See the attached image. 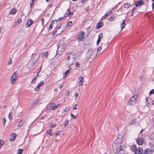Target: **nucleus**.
<instances>
[{
    "mask_svg": "<svg viewBox=\"0 0 154 154\" xmlns=\"http://www.w3.org/2000/svg\"><path fill=\"white\" fill-rule=\"evenodd\" d=\"M108 15H107L106 14H105L103 17L101 18V19H104L108 17Z\"/></svg>",
    "mask_w": 154,
    "mask_h": 154,
    "instance_id": "obj_37",
    "label": "nucleus"
},
{
    "mask_svg": "<svg viewBox=\"0 0 154 154\" xmlns=\"http://www.w3.org/2000/svg\"><path fill=\"white\" fill-rule=\"evenodd\" d=\"M64 48L62 46L58 45L57 54L61 55L64 52Z\"/></svg>",
    "mask_w": 154,
    "mask_h": 154,
    "instance_id": "obj_4",
    "label": "nucleus"
},
{
    "mask_svg": "<svg viewBox=\"0 0 154 154\" xmlns=\"http://www.w3.org/2000/svg\"><path fill=\"white\" fill-rule=\"evenodd\" d=\"M137 143L139 145L143 144V138L142 137L139 138L137 141Z\"/></svg>",
    "mask_w": 154,
    "mask_h": 154,
    "instance_id": "obj_9",
    "label": "nucleus"
},
{
    "mask_svg": "<svg viewBox=\"0 0 154 154\" xmlns=\"http://www.w3.org/2000/svg\"><path fill=\"white\" fill-rule=\"evenodd\" d=\"M137 96L136 95L133 96L131 98L129 101V103L130 104L133 105L136 102V99L137 98Z\"/></svg>",
    "mask_w": 154,
    "mask_h": 154,
    "instance_id": "obj_5",
    "label": "nucleus"
},
{
    "mask_svg": "<svg viewBox=\"0 0 154 154\" xmlns=\"http://www.w3.org/2000/svg\"><path fill=\"white\" fill-rule=\"evenodd\" d=\"M122 147H123L122 146H120V147L119 148V149H117V150H118V151L122 150L123 149Z\"/></svg>",
    "mask_w": 154,
    "mask_h": 154,
    "instance_id": "obj_52",
    "label": "nucleus"
},
{
    "mask_svg": "<svg viewBox=\"0 0 154 154\" xmlns=\"http://www.w3.org/2000/svg\"><path fill=\"white\" fill-rule=\"evenodd\" d=\"M47 134H49L50 136H52L53 135L52 133H51V131L50 130H48L47 131Z\"/></svg>",
    "mask_w": 154,
    "mask_h": 154,
    "instance_id": "obj_28",
    "label": "nucleus"
},
{
    "mask_svg": "<svg viewBox=\"0 0 154 154\" xmlns=\"http://www.w3.org/2000/svg\"><path fill=\"white\" fill-rule=\"evenodd\" d=\"M149 149H147L145 150L144 152V154H148V151H149Z\"/></svg>",
    "mask_w": 154,
    "mask_h": 154,
    "instance_id": "obj_36",
    "label": "nucleus"
},
{
    "mask_svg": "<svg viewBox=\"0 0 154 154\" xmlns=\"http://www.w3.org/2000/svg\"><path fill=\"white\" fill-rule=\"evenodd\" d=\"M85 1V0H82V3H84Z\"/></svg>",
    "mask_w": 154,
    "mask_h": 154,
    "instance_id": "obj_62",
    "label": "nucleus"
},
{
    "mask_svg": "<svg viewBox=\"0 0 154 154\" xmlns=\"http://www.w3.org/2000/svg\"><path fill=\"white\" fill-rule=\"evenodd\" d=\"M48 53L47 51H45L42 53V56L43 57H45L46 58L47 57Z\"/></svg>",
    "mask_w": 154,
    "mask_h": 154,
    "instance_id": "obj_22",
    "label": "nucleus"
},
{
    "mask_svg": "<svg viewBox=\"0 0 154 154\" xmlns=\"http://www.w3.org/2000/svg\"><path fill=\"white\" fill-rule=\"evenodd\" d=\"M41 69H42V66H41L40 67V69L39 70L38 72L37 73V74H36V77H37L38 76V74L40 72V71L41 70Z\"/></svg>",
    "mask_w": 154,
    "mask_h": 154,
    "instance_id": "obj_45",
    "label": "nucleus"
},
{
    "mask_svg": "<svg viewBox=\"0 0 154 154\" xmlns=\"http://www.w3.org/2000/svg\"><path fill=\"white\" fill-rule=\"evenodd\" d=\"M71 116V117L73 119H75L76 118V116L74 115L73 114L71 113L70 114Z\"/></svg>",
    "mask_w": 154,
    "mask_h": 154,
    "instance_id": "obj_35",
    "label": "nucleus"
},
{
    "mask_svg": "<svg viewBox=\"0 0 154 154\" xmlns=\"http://www.w3.org/2000/svg\"><path fill=\"white\" fill-rule=\"evenodd\" d=\"M154 93V89H152V90H151L149 92V94H150V95H152V94H153Z\"/></svg>",
    "mask_w": 154,
    "mask_h": 154,
    "instance_id": "obj_41",
    "label": "nucleus"
},
{
    "mask_svg": "<svg viewBox=\"0 0 154 154\" xmlns=\"http://www.w3.org/2000/svg\"><path fill=\"white\" fill-rule=\"evenodd\" d=\"M56 126V124H54V125L51 124V126H50L51 128H53Z\"/></svg>",
    "mask_w": 154,
    "mask_h": 154,
    "instance_id": "obj_47",
    "label": "nucleus"
},
{
    "mask_svg": "<svg viewBox=\"0 0 154 154\" xmlns=\"http://www.w3.org/2000/svg\"><path fill=\"white\" fill-rule=\"evenodd\" d=\"M67 63L69 65H73L75 62V59L72 57V55H70L67 57Z\"/></svg>",
    "mask_w": 154,
    "mask_h": 154,
    "instance_id": "obj_1",
    "label": "nucleus"
},
{
    "mask_svg": "<svg viewBox=\"0 0 154 154\" xmlns=\"http://www.w3.org/2000/svg\"><path fill=\"white\" fill-rule=\"evenodd\" d=\"M125 20H123L122 23L120 24V26L121 28V30L125 27Z\"/></svg>",
    "mask_w": 154,
    "mask_h": 154,
    "instance_id": "obj_21",
    "label": "nucleus"
},
{
    "mask_svg": "<svg viewBox=\"0 0 154 154\" xmlns=\"http://www.w3.org/2000/svg\"><path fill=\"white\" fill-rule=\"evenodd\" d=\"M17 12V10L15 8L12 9L10 11V14H14Z\"/></svg>",
    "mask_w": 154,
    "mask_h": 154,
    "instance_id": "obj_20",
    "label": "nucleus"
},
{
    "mask_svg": "<svg viewBox=\"0 0 154 154\" xmlns=\"http://www.w3.org/2000/svg\"><path fill=\"white\" fill-rule=\"evenodd\" d=\"M12 113L11 112H10L9 114V115H8V117H9V119L11 120L12 119V116H11V115H12Z\"/></svg>",
    "mask_w": 154,
    "mask_h": 154,
    "instance_id": "obj_32",
    "label": "nucleus"
},
{
    "mask_svg": "<svg viewBox=\"0 0 154 154\" xmlns=\"http://www.w3.org/2000/svg\"><path fill=\"white\" fill-rule=\"evenodd\" d=\"M39 87L37 86V87L35 88V91H38L39 90Z\"/></svg>",
    "mask_w": 154,
    "mask_h": 154,
    "instance_id": "obj_42",
    "label": "nucleus"
},
{
    "mask_svg": "<svg viewBox=\"0 0 154 154\" xmlns=\"http://www.w3.org/2000/svg\"><path fill=\"white\" fill-rule=\"evenodd\" d=\"M78 93H75V100H76V98L77 97H78Z\"/></svg>",
    "mask_w": 154,
    "mask_h": 154,
    "instance_id": "obj_46",
    "label": "nucleus"
},
{
    "mask_svg": "<svg viewBox=\"0 0 154 154\" xmlns=\"http://www.w3.org/2000/svg\"><path fill=\"white\" fill-rule=\"evenodd\" d=\"M77 109V108L76 106H75V107H74L73 108V110H75V109Z\"/></svg>",
    "mask_w": 154,
    "mask_h": 154,
    "instance_id": "obj_59",
    "label": "nucleus"
},
{
    "mask_svg": "<svg viewBox=\"0 0 154 154\" xmlns=\"http://www.w3.org/2000/svg\"><path fill=\"white\" fill-rule=\"evenodd\" d=\"M60 135V132H58V133H57L56 134V136H59Z\"/></svg>",
    "mask_w": 154,
    "mask_h": 154,
    "instance_id": "obj_56",
    "label": "nucleus"
},
{
    "mask_svg": "<svg viewBox=\"0 0 154 154\" xmlns=\"http://www.w3.org/2000/svg\"><path fill=\"white\" fill-rule=\"evenodd\" d=\"M152 103L154 105V100L152 102Z\"/></svg>",
    "mask_w": 154,
    "mask_h": 154,
    "instance_id": "obj_64",
    "label": "nucleus"
},
{
    "mask_svg": "<svg viewBox=\"0 0 154 154\" xmlns=\"http://www.w3.org/2000/svg\"><path fill=\"white\" fill-rule=\"evenodd\" d=\"M115 18H116V17L114 15H113V16L110 17L109 18V20L112 21L113 20L115 19Z\"/></svg>",
    "mask_w": 154,
    "mask_h": 154,
    "instance_id": "obj_25",
    "label": "nucleus"
},
{
    "mask_svg": "<svg viewBox=\"0 0 154 154\" xmlns=\"http://www.w3.org/2000/svg\"><path fill=\"white\" fill-rule=\"evenodd\" d=\"M69 121L68 120L66 119L64 122L63 124L64 126V127L66 126L68 124Z\"/></svg>",
    "mask_w": 154,
    "mask_h": 154,
    "instance_id": "obj_34",
    "label": "nucleus"
},
{
    "mask_svg": "<svg viewBox=\"0 0 154 154\" xmlns=\"http://www.w3.org/2000/svg\"><path fill=\"white\" fill-rule=\"evenodd\" d=\"M16 136V134L15 133L12 134L10 137V141H14L15 140Z\"/></svg>",
    "mask_w": 154,
    "mask_h": 154,
    "instance_id": "obj_11",
    "label": "nucleus"
},
{
    "mask_svg": "<svg viewBox=\"0 0 154 154\" xmlns=\"http://www.w3.org/2000/svg\"><path fill=\"white\" fill-rule=\"evenodd\" d=\"M143 77L142 76H141L140 77V81H142L143 80Z\"/></svg>",
    "mask_w": 154,
    "mask_h": 154,
    "instance_id": "obj_54",
    "label": "nucleus"
},
{
    "mask_svg": "<svg viewBox=\"0 0 154 154\" xmlns=\"http://www.w3.org/2000/svg\"><path fill=\"white\" fill-rule=\"evenodd\" d=\"M33 2H31L30 4V8H31L33 4Z\"/></svg>",
    "mask_w": 154,
    "mask_h": 154,
    "instance_id": "obj_53",
    "label": "nucleus"
},
{
    "mask_svg": "<svg viewBox=\"0 0 154 154\" xmlns=\"http://www.w3.org/2000/svg\"><path fill=\"white\" fill-rule=\"evenodd\" d=\"M44 82L43 81H41L40 82L38 83L37 86L38 87H40L41 86L44 84Z\"/></svg>",
    "mask_w": 154,
    "mask_h": 154,
    "instance_id": "obj_27",
    "label": "nucleus"
},
{
    "mask_svg": "<svg viewBox=\"0 0 154 154\" xmlns=\"http://www.w3.org/2000/svg\"><path fill=\"white\" fill-rule=\"evenodd\" d=\"M33 23V21L31 19H29L27 21V22L26 23V25L27 26V27H29Z\"/></svg>",
    "mask_w": 154,
    "mask_h": 154,
    "instance_id": "obj_12",
    "label": "nucleus"
},
{
    "mask_svg": "<svg viewBox=\"0 0 154 154\" xmlns=\"http://www.w3.org/2000/svg\"><path fill=\"white\" fill-rule=\"evenodd\" d=\"M83 78L82 76H79V77L78 85L79 86H82L83 85Z\"/></svg>",
    "mask_w": 154,
    "mask_h": 154,
    "instance_id": "obj_10",
    "label": "nucleus"
},
{
    "mask_svg": "<svg viewBox=\"0 0 154 154\" xmlns=\"http://www.w3.org/2000/svg\"><path fill=\"white\" fill-rule=\"evenodd\" d=\"M72 21H69L67 24L66 25L68 24V26H71L72 24Z\"/></svg>",
    "mask_w": 154,
    "mask_h": 154,
    "instance_id": "obj_43",
    "label": "nucleus"
},
{
    "mask_svg": "<svg viewBox=\"0 0 154 154\" xmlns=\"http://www.w3.org/2000/svg\"><path fill=\"white\" fill-rule=\"evenodd\" d=\"M53 23H54V21L52 20V22H51V24H50V25L48 29H49V30H51V29L53 27Z\"/></svg>",
    "mask_w": 154,
    "mask_h": 154,
    "instance_id": "obj_26",
    "label": "nucleus"
},
{
    "mask_svg": "<svg viewBox=\"0 0 154 154\" xmlns=\"http://www.w3.org/2000/svg\"><path fill=\"white\" fill-rule=\"evenodd\" d=\"M73 13L72 12L69 10V9H68L67 10V12L66 13L65 17H66V16L69 17H71L73 15Z\"/></svg>",
    "mask_w": 154,
    "mask_h": 154,
    "instance_id": "obj_7",
    "label": "nucleus"
},
{
    "mask_svg": "<svg viewBox=\"0 0 154 154\" xmlns=\"http://www.w3.org/2000/svg\"><path fill=\"white\" fill-rule=\"evenodd\" d=\"M17 22L19 23H20L21 22V19L20 18H19L17 20Z\"/></svg>",
    "mask_w": 154,
    "mask_h": 154,
    "instance_id": "obj_51",
    "label": "nucleus"
},
{
    "mask_svg": "<svg viewBox=\"0 0 154 154\" xmlns=\"http://www.w3.org/2000/svg\"><path fill=\"white\" fill-rule=\"evenodd\" d=\"M152 7L153 9H154V2L152 4Z\"/></svg>",
    "mask_w": 154,
    "mask_h": 154,
    "instance_id": "obj_58",
    "label": "nucleus"
},
{
    "mask_svg": "<svg viewBox=\"0 0 154 154\" xmlns=\"http://www.w3.org/2000/svg\"><path fill=\"white\" fill-rule=\"evenodd\" d=\"M12 60L11 58H10L8 63V64L9 65H10L12 63Z\"/></svg>",
    "mask_w": 154,
    "mask_h": 154,
    "instance_id": "obj_38",
    "label": "nucleus"
},
{
    "mask_svg": "<svg viewBox=\"0 0 154 154\" xmlns=\"http://www.w3.org/2000/svg\"><path fill=\"white\" fill-rule=\"evenodd\" d=\"M75 66L77 67H79V64L78 62H77L75 63Z\"/></svg>",
    "mask_w": 154,
    "mask_h": 154,
    "instance_id": "obj_48",
    "label": "nucleus"
},
{
    "mask_svg": "<svg viewBox=\"0 0 154 154\" xmlns=\"http://www.w3.org/2000/svg\"><path fill=\"white\" fill-rule=\"evenodd\" d=\"M62 86H63L62 85H61L59 86V87L60 88V89H61L62 88Z\"/></svg>",
    "mask_w": 154,
    "mask_h": 154,
    "instance_id": "obj_61",
    "label": "nucleus"
},
{
    "mask_svg": "<svg viewBox=\"0 0 154 154\" xmlns=\"http://www.w3.org/2000/svg\"><path fill=\"white\" fill-rule=\"evenodd\" d=\"M23 152V149H19L17 151V154H21Z\"/></svg>",
    "mask_w": 154,
    "mask_h": 154,
    "instance_id": "obj_29",
    "label": "nucleus"
},
{
    "mask_svg": "<svg viewBox=\"0 0 154 154\" xmlns=\"http://www.w3.org/2000/svg\"><path fill=\"white\" fill-rule=\"evenodd\" d=\"M72 70V69L70 70V68L68 69L67 71L65 72L63 74V78L66 77L67 75H68L70 72Z\"/></svg>",
    "mask_w": 154,
    "mask_h": 154,
    "instance_id": "obj_17",
    "label": "nucleus"
},
{
    "mask_svg": "<svg viewBox=\"0 0 154 154\" xmlns=\"http://www.w3.org/2000/svg\"><path fill=\"white\" fill-rule=\"evenodd\" d=\"M103 37V34L102 33H100L99 35L98 39L97 42V44L98 45L100 42L101 39Z\"/></svg>",
    "mask_w": 154,
    "mask_h": 154,
    "instance_id": "obj_15",
    "label": "nucleus"
},
{
    "mask_svg": "<svg viewBox=\"0 0 154 154\" xmlns=\"http://www.w3.org/2000/svg\"><path fill=\"white\" fill-rule=\"evenodd\" d=\"M70 108L69 107H66L64 109V111L65 112H67L69 110Z\"/></svg>",
    "mask_w": 154,
    "mask_h": 154,
    "instance_id": "obj_40",
    "label": "nucleus"
},
{
    "mask_svg": "<svg viewBox=\"0 0 154 154\" xmlns=\"http://www.w3.org/2000/svg\"><path fill=\"white\" fill-rule=\"evenodd\" d=\"M62 18H59L58 19V21H60L61 19H62Z\"/></svg>",
    "mask_w": 154,
    "mask_h": 154,
    "instance_id": "obj_63",
    "label": "nucleus"
},
{
    "mask_svg": "<svg viewBox=\"0 0 154 154\" xmlns=\"http://www.w3.org/2000/svg\"><path fill=\"white\" fill-rule=\"evenodd\" d=\"M137 122V120L135 119H133L131 120L129 123V125H133L135 124Z\"/></svg>",
    "mask_w": 154,
    "mask_h": 154,
    "instance_id": "obj_18",
    "label": "nucleus"
},
{
    "mask_svg": "<svg viewBox=\"0 0 154 154\" xmlns=\"http://www.w3.org/2000/svg\"><path fill=\"white\" fill-rule=\"evenodd\" d=\"M111 13H112V11H109L107 13H106V14L107 15H108V16L111 14Z\"/></svg>",
    "mask_w": 154,
    "mask_h": 154,
    "instance_id": "obj_44",
    "label": "nucleus"
},
{
    "mask_svg": "<svg viewBox=\"0 0 154 154\" xmlns=\"http://www.w3.org/2000/svg\"><path fill=\"white\" fill-rule=\"evenodd\" d=\"M54 91L55 92H57V88H55L54 89Z\"/></svg>",
    "mask_w": 154,
    "mask_h": 154,
    "instance_id": "obj_60",
    "label": "nucleus"
},
{
    "mask_svg": "<svg viewBox=\"0 0 154 154\" xmlns=\"http://www.w3.org/2000/svg\"><path fill=\"white\" fill-rule=\"evenodd\" d=\"M42 22V23H43L44 21V19L43 18H42V19H41V20Z\"/></svg>",
    "mask_w": 154,
    "mask_h": 154,
    "instance_id": "obj_57",
    "label": "nucleus"
},
{
    "mask_svg": "<svg viewBox=\"0 0 154 154\" xmlns=\"http://www.w3.org/2000/svg\"><path fill=\"white\" fill-rule=\"evenodd\" d=\"M37 77H35L33 79V80L31 81L32 83L34 84L36 82L37 80Z\"/></svg>",
    "mask_w": 154,
    "mask_h": 154,
    "instance_id": "obj_31",
    "label": "nucleus"
},
{
    "mask_svg": "<svg viewBox=\"0 0 154 154\" xmlns=\"http://www.w3.org/2000/svg\"><path fill=\"white\" fill-rule=\"evenodd\" d=\"M59 106V105H58V106L56 105L54 103H51L50 104L49 106V109L50 110H54Z\"/></svg>",
    "mask_w": 154,
    "mask_h": 154,
    "instance_id": "obj_6",
    "label": "nucleus"
},
{
    "mask_svg": "<svg viewBox=\"0 0 154 154\" xmlns=\"http://www.w3.org/2000/svg\"><path fill=\"white\" fill-rule=\"evenodd\" d=\"M131 5L130 3H127L125 4L124 6L126 8H128Z\"/></svg>",
    "mask_w": 154,
    "mask_h": 154,
    "instance_id": "obj_24",
    "label": "nucleus"
},
{
    "mask_svg": "<svg viewBox=\"0 0 154 154\" xmlns=\"http://www.w3.org/2000/svg\"><path fill=\"white\" fill-rule=\"evenodd\" d=\"M146 103L149 104V103L150 102V98L148 97L146 98Z\"/></svg>",
    "mask_w": 154,
    "mask_h": 154,
    "instance_id": "obj_33",
    "label": "nucleus"
},
{
    "mask_svg": "<svg viewBox=\"0 0 154 154\" xmlns=\"http://www.w3.org/2000/svg\"><path fill=\"white\" fill-rule=\"evenodd\" d=\"M93 50L92 49H89L87 51V56L88 57V58H90L92 54Z\"/></svg>",
    "mask_w": 154,
    "mask_h": 154,
    "instance_id": "obj_13",
    "label": "nucleus"
},
{
    "mask_svg": "<svg viewBox=\"0 0 154 154\" xmlns=\"http://www.w3.org/2000/svg\"><path fill=\"white\" fill-rule=\"evenodd\" d=\"M102 49V47L100 46L98 48V51H100Z\"/></svg>",
    "mask_w": 154,
    "mask_h": 154,
    "instance_id": "obj_55",
    "label": "nucleus"
},
{
    "mask_svg": "<svg viewBox=\"0 0 154 154\" xmlns=\"http://www.w3.org/2000/svg\"><path fill=\"white\" fill-rule=\"evenodd\" d=\"M103 23L102 21L99 22L97 25L96 28L97 29H99L100 27L103 26Z\"/></svg>",
    "mask_w": 154,
    "mask_h": 154,
    "instance_id": "obj_16",
    "label": "nucleus"
},
{
    "mask_svg": "<svg viewBox=\"0 0 154 154\" xmlns=\"http://www.w3.org/2000/svg\"><path fill=\"white\" fill-rule=\"evenodd\" d=\"M137 146L135 145H132L131 147V151H133L134 152H135L137 149Z\"/></svg>",
    "mask_w": 154,
    "mask_h": 154,
    "instance_id": "obj_19",
    "label": "nucleus"
},
{
    "mask_svg": "<svg viewBox=\"0 0 154 154\" xmlns=\"http://www.w3.org/2000/svg\"><path fill=\"white\" fill-rule=\"evenodd\" d=\"M4 143V141L2 140H0V149L3 146Z\"/></svg>",
    "mask_w": 154,
    "mask_h": 154,
    "instance_id": "obj_30",
    "label": "nucleus"
},
{
    "mask_svg": "<svg viewBox=\"0 0 154 154\" xmlns=\"http://www.w3.org/2000/svg\"><path fill=\"white\" fill-rule=\"evenodd\" d=\"M18 72H15L13 73L11 78V82L12 84H14L17 80L18 77Z\"/></svg>",
    "mask_w": 154,
    "mask_h": 154,
    "instance_id": "obj_2",
    "label": "nucleus"
},
{
    "mask_svg": "<svg viewBox=\"0 0 154 154\" xmlns=\"http://www.w3.org/2000/svg\"><path fill=\"white\" fill-rule=\"evenodd\" d=\"M136 8H135V7L133 8V9L132 10V13H133L134 12H135V11L136 10Z\"/></svg>",
    "mask_w": 154,
    "mask_h": 154,
    "instance_id": "obj_49",
    "label": "nucleus"
},
{
    "mask_svg": "<svg viewBox=\"0 0 154 154\" xmlns=\"http://www.w3.org/2000/svg\"><path fill=\"white\" fill-rule=\"evenodd\" d=\"M85 35V33L84 32L81 31L80 32V34L78 35L77 37V38L79 42H82L84 39Z\"/></svg>",
    "mask_w": 154,
    "mask_h": 154,
    "instance_id": "obj_3",
    "label": "nucleus"
},
{
    "mask_svg": "<svg viewBox=\"0 0 154 154\" xmlns=\"http://www.w3.org/2000/svg\"><path fill=\"white\" fill-rule=\"evenodd\" d=\"M24 120L23 119V120H21L18 123V126L20 127L22 125L23 123H24Z\"/></svg>",
    "mask_w": 154,
    "mask_h": 154,
    "instance_id": "obj_23",
    "label": "nucleus"
},
{
    "mask_svg": "<svg viewBox=\"0 0 154 154\" xmlns=\"http://www.w3.org/2000/svg\"><path fill=\"white\" fill-rule=\"evenodd\" d=\"M6 119H5V117H4L3 118V126H5V124L6 123Z\"/></svg>",
    "mask_w": 154,
    "mask_h": 154,
    "instance_id": "obj_39",
    "label": "nucleus"
},
{
    "mask_svg": "<svg viewBox=\"0 0 154 154\" xmlns=\"http://www.w3.org/2000/svg\"><path fill=\"white\" fill-rule=\"evenodd\" d=\"M143 149L140 148L139 147L137 149L134 153L135 154H143Z\"/></svg>",
    "mask_w": 154,
    "mask_h": 154,
    "instance_id": "obj_8",
    "label": "nucleus"
},
{
    "mask_svg": "<svg viewBox=\"0 0 154 154\" xmlns=\"http://www.w3.org/2000/svg\"><path fill=\"white\" fill-rule=\"evenodd\" d=\"M144 2L142 0H140L139 1L137 2H136L135 3V5L137 6H138L140 5H143L144 4Z\"/></svg>",
    "mask_w": 154,
    "mask_h": 154,
    "instance_id": "obj_14",
    "label": "nucleus"
},
{
    "mask_svg": "<svg viewBox=\"0 0 154 154\" xmlns=\"http://www.w3.org/2000/svg\"><path fill=\"white\" fill-rule=\"evenodd\" d=\"M69 93V90H67L66 91V94H67V96H68Z\"/></svg>",
    "mask_w": 154,
    "mask_h": 154,
    "instance_id": "obj_50",
    "label": "nucleus"
}]
</instances>
